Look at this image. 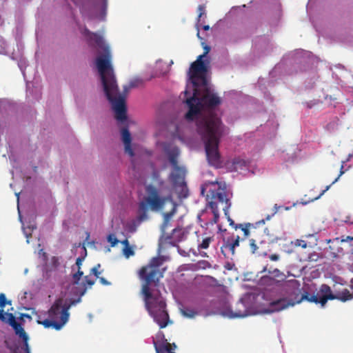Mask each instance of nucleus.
<instances>
[{
  "label": "nucleus",
  "instance_id": "393cba45",
  "mask_svg": "<svg viewBox=\"0 0 353 353\" xmlns=\"http://www.w3.org/2000/svg\"><path fill=\"white\" fill-rule=\"evenodd\" d=\"M142 80L141 79H134L131 81L128 85L124 86V92H128L129 90H130L131 88L139 87L142 84Z\"/></svg>",
  "mask_w": 353,
  "mask_h": 353
},
{
  "label": "nucleus",
  "instance_id": "bb28decb",
  "mask_svg": "<svg viewBox=\"0 0 353 353\" xmlns=\"http://www.w3.org/2000/svg\"><path fill=\"white\" fill-rule=\"evenodd\" d=\"M266 272H268L270 275H272L274 277H279L282 275L281 272L277 268H275L273 270H268L267 266H265L261 272L263 273Z\"/></svg>",
  "mask_w": 353,
  "mask_h": 353
},
{
  "label": "nucleus",
  "instance_id": "cd10ccee",
  "mask_svg": "<svg viewBox=\"0 0 353 353\" xmlns=\"http://www.w3.org/2000/svg\"><path fill=\"white\" fill-rule=\"evenodd\" d=\"M228 240L232 243V245L236 248L239 246L240 237L238 235L232 234L230 236L227 237Z\"/></svg>",
  "mask_w": 353,
  "mask_h": 353
},
{
  "label": "nucleus",
  "instance_id": "9b49d317",
  "mask_svg": "<svg viewBox=\"0 0 353 353\" xmlns=\"http://www.w3.org/2000/svg\"><path fill=\"white\" fill-rule=\"evenodd\" d=\"M294 303L288 301L286 299H280L270 303L268 312H279L288 308L289 306H293Z\"/></svg>",
  "mask_w": 353,
  "mask_h": 353
},
{
  "label": "nucleus",
  "instance_id": "58836bf2",
  "mask_svg": "<svg viewBox=\"0 0 353 353\" xmlns=\"http://www.w3.org/2000/svg\"><path fill=\"white\" fill-rule=\"evenodd\" d=\"M84 258L78 257L76 260V265L78 268V270H81V266L82 265V262L83 261Z\"/></svg>",
  "mask_w": 353,
  "mask_h": 353
},
{
  "label": "nucleus",
  "instance_id": "5701e85b",
  "mask_svg": "<svg viewBox=\"0 0 353 353\" xmlns=\"http://www.w3.org/2000/svg\"><path fill=\"white\" fill-rule=\"evenodd\" d=\"M213 236H207L203 239L201 243L198 245V250H206L209 248L210 244L213 241Z\"/></svg>",
  "mask_w": 353,
  "mask_h": 353
},
{
  "label": "nucleus",
  "instance_id": "4c0bfd02",
  "mask_svg": "<svg viewBox=\"0 0 353 353\" xmlns=\"http://www.w3.org/2000/svg\"><path fill=\"white\" fill-rule=\"evenodd\" d=\"M269 259L273 261H277L280 259V256L277 254H272L269 256Z\"/></svg>",
  "mask_w": 353,
  "mask_h": 353
},
{
  "label": "nucleus",
  "instance_id": "13d9d810",
  "mask_svg": "<svg viewBox=\"0 0 353 353\" xmlns=\"http://www.w3.org/2000/svg\"><path fill=\"white\" fill-rule=\"evenodd\" d=\"M270 219V216H268L267 219L269 220Z\"/></svg>",
  "mask_w": 353,
  "mask_h": 353
},
{
  "label": "nucleus",
  "instance_id": "473e14b6",
  "mask_svg": "<svg viewBox=\"0 0 353 353\" xmlns=\"http://www.w3.org/2000/svg\"><path fill=\"white\" fill-rule=\"evenodd\" d=\"M100 267H101V265L97 264V265L93 267L90 270V273L94 274L97 278H99V274H101V272L99 271V269L100 268Z\"/></svg>",
  "mask_w": 353,
  "mask_h": 353
},
{
  "label": "nucleus",
  "instance_id": "a19ab883",
  "mask_svg": "<svg viewBox=\"0 0 353 353\" xmlns=\"http://www.w3.org/2000/svg\"><path fill=\"white\" fill-rule=\"evenodd\" d=\"M99 279L100 283L103 285H110V283L105 278L103 277H99L98 278Z\"/></svg>",
  "mask_w": 353,
  "mask_h": 353
},
{
  "label": "nucleus",
  "instance_id": "79ce46f5",
  "mask_svg": "<svg viewBox=\"0 0 353 353\" xmlns=\"http://www.w3.org/2000/svg\"><path fill=\"white\" fill-rule=\"evenodd\" d=\"M210 50V46H204V52L203 54H201L200 56H203V59L209 53Z\"/></svg>",
  "mask_w": 353,
  "mask_h": 353
},
{
  "label": "nucleus",
  "instance_id": "c85d7f7f",
  "mask_svg": "<svg viewBox=\"0 0 353 353\" xmlns=\"http://www.w3.org/2000/svg\"><path fill=\"white\" fill-rule=\"evenodd\" d=\"M181 312L183 316L188 318H193L196 314V312L194 310L188 307H185L182 310Z\"/></svg>",
  "mask_w": 353,
  "mask_h": 353
},
{
  "label": "nucleus",
  "instance_id": "09e8293b",
  "mask_svg": "<svg viewBox=\"0 0 353 353\" xmlns=\"http://www.w3.org/2000/svg\"><path fill=\"white\" fill-rule=\"evenodd\" d=\"M25 350H26V353H30L28 343L26 344V349H25Z\"/></svg>",
  "mask_w": 353,
  "mask_h": 353
},
{
  "label": "nucleus",
  "instance_id": "49530a36",
  "mask_svg": "<svg viewBox=\"0 0 353 353\" xmlns=\"http://www.w3.org/2000/svg\"><path fill=\"white\" fill-rule=\"evenodd\" d=\"M103 1V9L105 10L107 8V0H102Z\"/></svg>",
  "mask_w": 353,
  "mask_h": 353
},
{
  "label": "nucleus",
  "instance_id": "7ed1b4c3",
  "mask_svg": "<svg viewBox=\"0 0 353 353\" xmlns=\"http://www.w3.org/2000/svg\"><path fill=\"white\" fill-rule=\"evenodd\" d=\"M177 203L174 201L172 195H161L160 191L155 186L149 185L146 187V196L139 203L138 220L144 221L148 219L149 210L153 212H161L163 223L161 231L162 238L165 242L174 245L183 240V232L181 228H174L171 234L165 235V230L169 227L173 216L177 212Z\"/></svg>",
  "mask_w": 353,
  "mask_h": 353
},
{
  "label": "nucleus",
  "instance_id": "a211bd4d",
  "mask_svg": "<svg viewBox=\"0 0 353 353\" xmlns=\"http://www.w3.org/2000/svg\"><path fill=\"white\" fill-rule=\"evenodd\" d=\"M255 228H256V227L254 226V225L253 223H244V224L240 223V224L234 226L235 230L241 229L243 231L245 237H248L250 235V230L252 229H255Z\"/></svg>",
  "mask_w": 353,
  "mask_h": 353
},
{
  "label": "nucleus",
  "instance_id": "2eb2a0df",
  "mask_svg": "<svg viewBox=\"0 0 353 353\" xmlns=\"http://www.w3.org/2000/svg\"><path fill=\"white\" fill-rule=\"evenodd\" d=\"M66 316L65 315L61 323H58V321L52 319H46L43 320H38L39 324L43 325L46 328L53 327L56 330H59L65 324Z\"/></svg>",
  "mask_w": 353,
  "mask_h": 353
},
{
  "label": "nucleus",
  "instance_id": "4468645a",
  "mask_svg": "<svg viewBox=\"0 0 353 353\" xmlns=\"http://www.w3.org/2000/svg\"><path fill=\"white\" fill-rule=\"evenodd\" d=\"M320 292L321 294V306H324L326 304L327 300H334L336 297V295L332 293L330 287L325 284H323L321 286Z\"/></svg>",
  "mask_w": 353,
  "mask_h": 353
},
{
  "label": "nucleus",
  "instance_id": "9d476101",
  "mask_svg": "<svg viewBox=\"0 0 353 353\" xmlns=\"http://www.w3.org/2000/svg\"><path fill=\"white\" fill-rule=\"evenodd\" d=\"M160 335L163 338L161 340H153L157 353H175L174 352L176 347L175 344H173L174 348H172V345L164 339V335L162 333Z\"/></svg>",
  "mask_w": 353,
  "mask_h": 353
},
{
  "label": "nucleus",
  "instance_id": "f03ea898",
  "mask_svg": "<svg viewBox=\"0 0 353 353\" xmlns=\"http://www.w3.org/2000/svg\"><path fill=\"white\" fill-rule=\"evenodd\" d=\"M163 256L153 257L150 262L141 268L138 276L143 282L141 294L145 307L160 328L165 327L169 322V315L166 310V303L159 292H152L151 286L157 287L163 272L160 267L163 263Z\"/></svg>",
  "mask_w": 353,
  "mask_h": 353
},
{
  "label": "nucleus",
  "instance_id": "7c9ffc66",
  "mask_svg": "<svg viewBox=\"0 0 353 353\" xmlns=\"http://www.w3.org/2000/svg\"><path fill=\"white\" fill-rule=\"evenodd\" d=\"M123 255L128 259L130 256H133L134 254V251L130 245L124 247L123 249Z\"/></svg>",
  "mask_w": 353,
  "mask_h": 353
},
{
  "label": "nucleus",
  "instance_id": "f8f14e48",
  "mask_svg": "<svg viewBox=\"0 0 353 353\" xmlns=\"http://www.w3.org/2000/svg\"><path fill=\"white\" fill-rule=\"evenodd\" d=\"M121 132L122 136V141L124 144L125 152L131 157H134V153L131 147V134L128 129L127 128H123Z\"/></svg>",
  "mask_w": 353,
  "mask_h": 353
},
{
  "label": "nucleus",
  "instance_id": "ddd939ff",
  "mask_svg": "<svg viewBox=\"0 0 353 353\" xmlns=\"http://www.w3.org/2000/svg\"><path fill=\"white\" fill-rule=\"evenodd\" d=\"M8 315L10 316V324L14 328L15 333L19 335V337L21 338L26 344L28 336L22 327L21 325L15 321V319L12 314H8Z\"/></svg>",
  "mask_w": 353,
  "mask_h": 353
},
{
  "label": "nucleus",
  "instance_id": "423d86ee",
  "mask_svg": "<svg viewBox=\"0 0 353 353\" xmlns=\"http://www.w3.org/2000/svg\"><path fill=\"white\" fill-rule=\"evenodd\" d=\"M207 206L213 214L212 223H217L219 219V205L221 206L225 216H228V210L231 206V202L228 197L225 183L217 181L212 183L206 195Z\"/></svg>",
  "mask_w": 353,
  "mask_h": 353
},
{
  "label": "nucleus",
  "instance_id": "dca6fc26",
  "mask_svg": "<svg viewBox=\"0 0 353 353\" xmlns=\"http://www.w3.org/2000/svg\"><path fill=\"white\" fill-rule=\"evenodd\" d=\"M221 251L225 257L232 256L235 254V248L227 238L223 239V243L221 247Z\"/></svg>",
  "mask_w": 353,
  "mask_h": 353
},
{
  "label": "nucleus",
  "instance_id": "4be33fe9",
  "mask_svg": "<svg viewBox=\"0 0 353 353\" xmlns=\"http://www.w3.org/2000/svg\"><path fill=\"white\" fill-rule=\"evenodd\" d=\"M301 300H307L309 302L320 303L321 301V296L317 294L310 295L307 293L302 295Z\"/></svg>",
  "mask_w": 353,
  "mask_h": 353
},
{
  "label": "nucleus",
  "instance_id": "c756f323",
  "mask_svg": "<svg viewBox=\"0 0 353 353\" xmlns=\"http://www.w3.org/2000/svg\"><path fill=\"white\" fill-rule=\"evenodd\" d=\"M83 275V272L81 270H77V272L72 274V280L74 284H78L81 278Z\"/></svg>",
  "mask_w": 353,
  "mask_h": 353
},
{
  "label": "nucleus",
  "instance_id": "20e7f679",
  "mask_svg": "<svg viewBox=\"0 0 353 353\" xmlns=\"http://www.w3.org/2000/svg\"><path fill=\"white\" fill-rule=\"evenodd\" d=\"M197 132L204 143L207 160L216 168L221 166L219 145L223 133V125L219 117L214 115L201 119L196 125Z\"/></svg>",
  "mask_w": 353,
  "mask_h": 353
},
{
  "label": "nucleus",
  "instance_id": "5fc2aeb1",
  "mask_svg": "<svg viewBox=\"0 0 353 353\" xmlns=\"http://www.w3.org/2000/svg\"><path fill=\"white\" fill-rule=\"evenodd\" d=\"M204 191H205V188H202L201 189V194H204Z\"/></svg>",
  "mask_w": 353,
  "mask_h": 353
},
{
  "label": "nucleus",
  "instance_id": "6e6d98bb",
  "mask_svg": "<svg viewBox=\"0 0 353 353\" xmlns=\"http://www.w3.org/2000/svg\"><path fill=\"white\" fill-rule=\"evenodd\" d=\"M197 37H198L199 39H201V38L200 37V34H199V30H198V32H197Z\"/></svg>",
  "mask_w": 353,
  "mask_h": 353
},
{
  "label": "nucleus",
  "instance_id": "ea45409f",
  "mask_svg": "<svg viewBox=\"0 0 353 353\" xmlns=\"http://www.w3.org/2000/svg\"><path fill=\"white\" fill-rule=\"evenodd\" d=\"M352 240H353V235L342 236L341 242H349V241H352Z\"/></svg>",
  "mask_w": 353,
  "mask_h": 353
},
{
  "label": "nucleus",
  "instance_id": "39448f33",
  "mask_svg": "<svg viewBox=\"0 0 353 353\" xmlns=\"http://www.w3.org/2000/svg\"><path fill=\"white\" fill-rule=\"evenodd\" d=\"M185 97V103L188 105L189 110L185 115V118L188 121L194 120L201 113V110L205 109L208 112L202 116L196 122V123L203 118L214 115H217L212 112L216 107L221 105L222 100L216 94L211 92L209 89L206 88L201 96H199V91L197 88H193V94L188 90L184 91Z\"/></svg>",
  "mask_w": 353,
  "mask_h": 353
},
{
  "label": "nucleus",
  "instance_id": "3c124183",
  "mask_svg": "<svg viewBox=\"0 0 353 353\" xmlns=\"http://www.w3.org/2000/svg\"><path fill=\"white\" fill-rule=\"evenodd\" d=\"M203 28L204 30H208L210 29V26L208 25H205Z\"/></svg>",
  "mask_w": 353,
  "mask_h": 353
},
{
  "label": "nucleus",
  "instance_id": "0eeeda50",
  "mask_svg": "<svg viewBox=\"0 0 353 353\" xmlns=\"http://www.w3.org/2000/svg\"><path fill=\"white\" fill-rule=\"evenodd\" d=\"M203 60V56H199L195 61H194L190 68V78L193 84L194 88L198 87L196 80H202L203 84H205L206 80L205 74L208 70V63Z\"/></svg>",
  "mask_w": 353,
  "mask_h": 353
},
{
  "label": "nucleus",
  "instance_id": "412c9836",
  "mask_svg": "<svg viewBox=\"0 0 353 353\" xmlns=\"http://www.w3.org/2000/svg\"><path fill=\"white\" fill-rule=\"evenodd\" d=\"M11 304V301H7L6 296L4 294H0V319L2 321L5 320L4 315L8 314V313H4L3 308L6 306V304Z\"/></svg>",
  "mask_w": 353,
  "mask_h": 353
},
{
  "label": "nucleus",
  "instance_id": "a18cd8bd",
  "mask_svg": "<svg viewBox=\"0 0 353 353\" xmlns=\"http://www.w3.org/2000/svg\"><path fill=\"white\" fill-rule=\"evenodd\" d=\"M121 243L124 245V247L130 245L129 241L128 239H125L121 241Z\"/></svg>",
  "mask_w": 353,
  "mask_h": 353
},
{
  "label": "nucleus",
  "instance_id": "2f4dec72",
  "mask_svg": "<svg viewBox=\"0 0 353 353\" xmlns=\"http://www.w3.org/2000/svg\"><path fill=\"white\" fill-rule=\"evenodd\" d=\"M250 247L252 252V253H255L257 252L258 246H257V241L256 239H251L250 240Z\"/></svg>",
  "mask_w": 353,
  "mask_h": 353
},
{
  "label": "nucleus",
  "instance_id": "de8ad7c7",
  "mask_svg": "<svg viewBox=\"0 0 353 353\" xmlns=\"http://www.w3.org/2000/svg\"><path fill=\"white\" fill-rule=\"evenodd\" d=\"M330 185L327 186L326 188L321 193L320 196L323 195L330 188Z\"/></svg>",
  "mask_w": 353,
  "mask_h": 353
},
{
  "label": "nucleus",
  "instance_id": "f704fd0d",
  "mask_svg": "<svg viewBox=\"0 0 353 353\" xmlns=\"http://www.w3.org/2000/svg\"><path fill=\"white\" fill-rule=\"evenodd\" d=\"M294 245L296 246L301 247L302 248H306L307 247V242L301 239L296 240Z\"/></svg>",
  "mask_w": 353,
  "mask_h": 353
},
{
  "label": "nucleus",
  "instance_id": "72a5a7b5",
  "mask_svg": "<svg viewBox=\"0 0 353 353\" xmlns=\"http://www.w3.org/2000/svg\"><path fill=\"white\" fill-rule=\"evenodd\" d=\"M108 242H110L111 243V245L112 247L115 246L117 244V243L119 242L117 239L112 234H110L108 236Z\"/></svg>",
  "mask_w": 353,
  "mask_h": 353
},
{
  "label": "nucleus",
  "instance_id": "37998d69",
  "mask_svg": "<svg viewBox=\"0 0 353 353\" xmlns=\"http://www.w3.org/2000/svg\"><path fill=\"white\" fill-rule=\"evenodd\" d=\"M228 219V221L229 222L230 225L232 226L234 228V226L237 224L234 223V221L230 218V215L225 216Z\"/></svg>",
  "mask_w": 353,
  "mask_h": 353
},
{
  "label": "nucleus",
  "instance_id": "4d7b16f0",
  "mask_svg": "<svg viewBox=\"0 0 353 353\" xmlns=\"http://www.w3.org/2000/svg\"><path fill=\"white\" fill-rule=\"evenodd\" d=\"M353 157V153L351 154H349V159Z\"/></svg>",
  "mask_w": 353,
  "mask_h": 353
},
{
  "label": "nucleus",
  "instance_id": "603ef678",
  "mask_svg": "<svg viewBox=\"0 0 353 353\" xmlns=\"http://www.w3.org/2000/svg\"><path fill=\"white\" fill-rule=\"evenodd\" d=\"M234 316H236V317H242V316H244V315L241 314H236L234 315Z\"/></svg>",
  "mask_w": 353,
  "mask_h": 353
},
{
  "label": "nucleus",
  "instance_id": "6e6552de",
  "mask_svg": "<svg viewBox=\"0 0 353 353\" xmlns=\"http://www.w3.org/2000/svg\"><path fill=\"white\" fill-rule=\"evenodd\" d=\"M66 316L65 323L68 321L70 313L65 310L64 299L59 298L55 300L48 310V316L50 319H55L58 323H61L64 316Z\"/></svg>",
  "mask_w": 353,
  "mask_h": 353
},
{
  "label": "nucleus",
  "instance_id": "864d4df0",
  "mask_svg": "<svg viewBox=\"0 0 353 353\" xmlns=\"http://www.w3.org/2000/svg\"><path fill=\"white\" fill-rule=\"evenodd\" d=\"M351 288L353 289V278L350 280Z\"/></svg>",
  "mask_w": 353,
  "mask_h": 353
},
{
  "label": "nucleus",
  "instance_id": "aec40b11",
  "mask_svg": "<svg viewBox=\"0 0 353 353\" xmlns=\"http://www.w3.org/2000/svg\"><path fill=\"white\" fill-rule=\"evenodd\" d=\"M179 155V152L177 148L172 149L170 152H168V159L171 165L173 168L179 166L178 165L177 157Z\"/></svg>",
  "mask_w": 353,
  "mask_h": 353
},
{
  "label": "nucleus",
  "instance_id": "c03bdc74",
  "mask_svg": "<svg viewBox=\"0 0 353 353\" xmlns=\"http://www.w3.org/2000/svg\"><path fill=\"white\" fill-rule=\"evenodd\" d=\"M343 165H341V168L340 174H339V176H338V177H337V178H336V179L332 182V183H335V182L339 179V178L340 177V176H341V175L344 173V172H343Z\"/></svg>",
  "mask_w": 353,
  "mask_h": 353
},
{
  "label": "nucleus",
  "instance_id": "e433bc0d",
  "mask_svg": "<svg viewBox=\"0 0 353 353\" xmlns=\"http://www.w3.org/2000/svg\"><path fill=\"white\" fill-rule=\"evenodd\" d=\"M84 281H85V284H87L90 286H92L94 284V281L88 278V276H85L84 277Z\"/></svg>",
  "mask_w": 353,
  "mask_h": 353
},
{
  "label": "nucleus",
  "instance_id": "1a4fd4ad",
  "mask_svg": "<svg viewBox=\"0 0 353 353\" xmlns=\"http://www.w3.org/2000/svg\"><path fill=\"white\" fill-rule=\"evenodd\" d=\"M185 170L183 167L173 168V171L170 175V179L175 187H180L185 192L183 196H188V190L185 182Z\"/></svg>",
  "mask_w": 353,
  "mask_h": 353
},
{
  "label": "nucleus",
  "instance_id": "8fccbe9b",
  "mask_svg": "<svg viewBox=\"0 0 353 353\" xmlns=\"http://www.w3.org/2000/svg\"><path fill=\"white\" fill-rule=\"evenodd\" d=\"M264 223H265V221L263 219L261 221L256 222V225H260V224H264Z\"/></svg>",
  "mask_w": 353,
  "mask_h": 353
},
{
  "label": "nucleus",
  "instance_id": "a878e982",
  "mask_svg": "<svg viewBox=\"0 0 353 353\" xmlns=\"http://www.w3.org/2000/svg\"><path fill=\"white\" fill-rule=\"evenodd\" d=\"M81 301V298H79L77 299H64V307L65 310L69 312V310L72 305H76L77 303H79Z\"/></svg>",
  "mask_w": 353,
  "mask_h": 353
},
{
  "label": "nucleus",
  "instance_id": "f257e3e1",
  "mask_svg": "<svg viewBox=\"0 0 353 353\" xmlns=\"http://www.w3.org/2000/svg\"><path fill=\"white\" fill-rule=\"evenodd\" d=\"M89 45L95 46L103 51V54L96 59V65L100 75L103 89L106 98L112 105L115 118L119 121L127 119V109L125 95L119 92L118 85L111 64V54L103 37L90 32L86 27L81 30Z\"/></svg>",
  "mask_w": 353,
  "mask_h": 353
},
{
  "label": "nucleus",
  "instance_id": "6ab92c4d",
  "mask_svg": "<svg viewBox=\"0 0 353 353\" xmlns=\"http://www.w3.org/2000/svg\"><path fill=\"white\" fill-rule=\"evenodd\" d=\"M335 299L340 300L342 302L352 300L353 299V294L350 293L347 289H344L338 295H336Z\"/></svg>",
  "mask_w": 353,
  "mask_h": 353
},
{
  "label": "nucleus",
  "instance_id": "b1692460",
  "mask_svg": "<svg viewBox=\"0 0 353 353\" xmlns=\"http://www.w3.org/2000/svg\"><path fill=\"white\" fill-rule=\"evenodd\" d=\"M275 283V279L270 275H265L261 277L259 284L261 285H272Z\"/></svg>",
  "mask_w": 353,
  "mask_h": 353
},
{
  "label": "nucleus",
  "instance_id": "f3484780",
  "mask_svg": "<svg viewBox=\"0 0 353 353\" xmlns=\"http://www.w3.org/2000/svg\"><path fill=\"white\" fill-rule=\"evenodd\" d=\"M245 165V161L239 157L234 158L232 160L228 161L226 163V166L230 171H236L239 168L244 167Z\"/></svg>",
  "mask_w": 353,
  "mask_h": 353
},
{
  "label": "nucleus",
  "instance_id": "c9c22d12",
  "mask_svg": "<svg viewBox=\"0 0 353 353\" xmlns=\"http://www.w3.org/2000/svg\"><path fill=\"white\" fill-rule=\"evenodd\" d=\"M198 11H199L198 21H199L201 17L205 14V6L199 5L198 7Z\"/></svg>",
  "mask_w": 353,
  "mask_h": 353
}]
</instances>
